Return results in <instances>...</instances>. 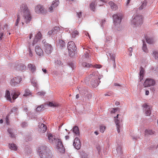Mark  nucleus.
<instances>
[{
	"instance_id": "nucleus-63",
	"label": "nucleus",
	"mask_w": 158,
	"mask_h": 158,
	"mask_svg": "<svg viewBox=\"0 0 158 158\" xmlns=\"http://www.w3.org/2000/svg\"><path fill=\"white\" fill-rule=\"evenodd\" d=\"M23 108L24 110L26 111V112L27 111V108L26 106H23Z\"/></svg>"
},
{
	"instance_id": "nucleus-26",
	"label": "nucleus",
	"mask_w": 158,
	"mask_h": 158,
	"mask_svg": "<svg viewBox=\"0 0 158 158\" xmlns=\"http://www.w3.org/2000/svg\"><path fill=\"white\" fill-rule=\"evenodd\" d=\"M5 97L6 99L11 102H14V101L12 100L10 96V92L8 90H6V92Z\"/></svg>"
},
{
	"instance_id": "nucleus-61",
	"label": "nucleus",
	"mask_w": 158,
	"mask_h": 158,
	"mask_svg": "<svg viewBox=\"0 0 158 158\" xmlns=\"http://www.w3.org/2000/svg\"><path fill=\"white\" fill-rule=\"evenodd\" d=\"M42 70L44 73H47V70L45 69H42Z\"/></svg>"
},
{
	"instance_id": "nucleus-16",
	"label": "nucleus",
	"mask_w": 158,
	"mask_h": 158,
	"mask_svg": "<svg viewBox=\"0 0 158 158\" xmlns=\"http://www.w3.org/2000/svg\"><path fill=\"white\" fill-rule=\"evenodd\" d=\"M106 55L108 57V58H109V57H110V59L112 60V63L113 65V67H114V68H115L116 66L115 62V55L114 54H112L110 52H107Z\"/></svg>"
},
{
	"instance_id": "nucleus-15",
	"label": "nucleus",
	"mask_w": 158,
	"mask_h": 158,
	"mask_svg": "<svg viewBox=\"0 0 158 158\" xmlns=\"http://www.w3.org/2000/svg\"><path fill=\"white\" fill-rule=\"evenodd\" d=\"M143 106L145 108V113L147 116L151 114V107L147 104H144Z\"/></svg>"
},
{
	"instance_id": "nucleus-5",
	"label": "nucleus",
	"mask_w": 158,
	"mask_h": 158,
	"mask_svg": "<svg viewBox=\"0 0 158 158\" xmlns=\"http://www.w3.org/2000/svg\"><path fill=\"white\" fill-rule=\"evenodd\" d=\"M143 17L140 15H136L134 16L131 23L135 25H138L142 23Z\"/></svg>"
},
{
	"instance_id": "nucleus-1",
	"label": "nucleus",
	"mask_w": 158,
	"mask_h": 158,
	"mask_svg": "<svg viewBox=\"0 0 158 158\" xmlns=\"http://www.w3.org/2000/svg\"><path fill=\"white\" fill-rule=\"evenodd\" d=\"M38 152L41 158H51L52 157V154L50 151L45 146H42L39 147Z\"/></svg>"
},
{
	"instance_id": "nucleus-17",
	"label": "nucleus",
	"mask_w": 158,
	"mask_h": 158,
	"mask_svg": "<svg viewBox=\"0 0 158 158\" xmlns=\"http://www.w3.org/2000/svg\"><path fill=\"white\" fill-rule=\"evenodd\" d=\"M39 131L42 133L45 132L47 130V127L44 124L42 123H40L39 125Z\"/></svg>"
},
{
	"instance_id": "nucleus-33",
	"label": "nucleus",
	"mask_w": 158,
	"mask_h": 158,
	"mask_svg": "<svg viewBox=\"0 0 158 158\" xmlns=\"http://www.w3.org/2000/svg\"><path fill=\"white\" fill-rule=\"evenodd\" d=\"M116 151L117 152V155L119 156L121 155L122 154V152L121 150V147L120 146H118L116 149Z\"/></svg>"
},
{
	"instance_id": "nucleus-54",
	"label": "nucleus",
	"mask_w": 158,
	"mask_h": 158,
	"mask_svg": "<svg viewBox=\"0 0 158 158\" xmlns=\"http://www.w3.org/2000/svg\"><path fill=\"white\" fill-rule=\"evenodd\" d=\"M48 35H53V34L52 31V30H51L49 31L48 32Z\"/></svg>"
},
{
	"instance_id": "nucleus-44",
	"label": "nucleus",
	"mask_w": 158,
	"mask_h": 158,
	"mask_svg": "<svg viewBox=\"0 0 158 158\" xmlns=\"http://www.w3.org/2000/svg\"><path fill=\"white\" fill-rule=\"evenodd\" d=\"M82 66L88 68L90 67V64L86 62H83L82 64Z\"/></svg>"
},
{
	"instance_id": "nucleus-42",
	"label": "nucleus",
	"mask_w": 158,
	"mask_h": 158,
	"mask_svg": "<svg viewBox=\"0 0 158 158\" xmlns=\"http://www.w3.org/2000/svg\"><path fill=\"white\" fill-rule=\"evenodd\" d=\"M106 127L104 125H101L100 127V131L102 133H103L106 129Z\"/></svg>"
},
{
	"instance_id": "nucleus-25",
	"label": "nucleus",
	"mask_w": 158,
	"mask_h": 158,
	"mask_svg": "<svg viewBox=\"0 0 158 158\" xmlns=\"http://www.w3.org/2000/svg\"><path fill=\"white\" fill-rule=\"evenodd\" d=\"M154 131H152L150 129H146L145 131V135L148 136L149 135H152L153 134Z\"/></svg>"
},
{
	"instance_id": "nucleus-45",
	"label": "nucleus",
	"mask_w": 158,
	"mask_h": 158,
	"mask_svg": "<svg viewBox=\"0 0 158 158\" xmlns=\"http://www.w3.org/2000/svg\"><path fill=\"white\" fill-rule=\"evenodd\" d=\"M144 70L143 68L141 67L140 69L139 76H144Z\"/></svg>"
},
{
	"instance_id": "nucleus-14",
	"label": "nucleus",
	"mask_w": 158,
	"mask_h": 158,
	"mask_svg": "<svg viewBox=\"0 0 158 158\" xmlns=\"http://www.w3.org/2000/svg\"><path fill=\"white\" fill-rule=\"evenodd\" d=\"M59 4L58 0H54L51 4V6L49 7V11L52 12L54 10L55 8Z\"/></svg>"
},
{
	"instance_id": "nucleus-9",
	"label": "nucleus",
	"mask_w": 158,
	"mask_h": 158,
	"mask_svg": "<svg viewBox=\"0 0 158 158\" xmlns=\"http://www.w3.org/2000/svg\"><path fill=\"white\" fill-rule=\"evenodd\" d=\"M155 84V81L153 79L148 78L145 81L143 86L144 87H148L152 86H154Z\"/></svg>"
},
{
	"instance_id": "nucleus-21",
	"label": "nucleus",
	"mask_w": 158,
	"mask_h": 158,
	"mask_svg": "<svg viewBox=\"0 0 158 158\" xmlns=\"http://www.w3.org/2000/svg\"><path fill=\"white\" fill-rule=\"evenodd\" d=\"M41 34L40 32H39L35 35V37L33 42V44L34 45L41 38Z\"/></svg>"
},
{
	"instance_id": "nucleus-60",
	"label": "nucleus",
	"mask_w": 158,
	"mask_h": 158,
	"mask_svg": "<svg viewBox=\"0 0 158 158\" xmlns=\"http://www.w3.org/2000/svg\"><path fill=\"white\" fill-rule=\"evenodd\" d=\"M149 94V92L148 90H147L145 91V95H148Z\"/></svg>"
},
{
	"instance_id": "nucleus-4",
	"label": "nucleus",
	"mask_w": 158,
	"mask_h": 158,
	"mask_svg": "<svg viewBox=\"0 0 158 158\" xmlns=\"http://www.w3.org/2000/svg\"><path fill=\"white\" fill-rule=\"evenodd\" d=\"M68 49L69 55L71 56L74 55L75 52L76 50V46L74 42L72 41L69 42L68 44Z\"/></svg>"
},
{
	"instance_id": "nucleus-51",
	"label": "nucleus",
	"mask_w": 158,
	"mask_h": 158,
	"mask_svg": "<svg viewBox=\"0 0 158 158\" xmlns=\"http://www.w3.org/2000/svg\"><path fill=\"white\" fill-rule=\"evenodd\" d=\"M21 125L22 127H24L27 126V124L25 122H23L22 123Z\"/></svg>"
},
{
	"instance_id": "nucleus-55",
	"label": "nucleus",
	"mask_w": 158,
	"mask_h": 158,
	"mask_svg": "<svg viewBox=\"0 0 158 158\" xmlns=\"http://www.w3.org/2000/svg\"><path fill=\"white\" fill-rule=\"evenodd\" d=\"M144 76H139L140 77L139 78V79H140V81H141L143 79Z\"/></svg>"
},
{
	"instance_id": "nucleus-52",
	"label": "nucleus",
	"mask_w": 158,
	"mask_h": 158,
	"mask_svg": "<svg viewBox=\"0 0 158 158\" xmlns=\"http://www.w3.org/2000/svg\"><path fill=\"white\" fill-rule=\"evenodd\" d=\"M117 111L116 108H113L111 111L110 112L111 113H114Z\"/></svg>"
},
{
	"instance_id": "nucleus-32",
	"label": "nucleus",
	"mask_w": 158,
	"mask_h": 158,
	"mask_svg": "<svg viewBox=\"0 0 158 158\" xmlns=\"http://www.w3.org/2000/svg\"><path fill=\"white\" fill-rule=\"evenodd\" d=\"M79 33L77 30H74L72 31L71 34V36L73 38H75L78 35Z\"/></svg>"
},
{
	"instance_id": "nucleus-58",
	"label": "nucleus",
	"mask_w": 158,
	"mask_h": 158,
	"mask_svg": "<svg viewBox=\"0 0 158 158\" xmlns=\"http://www.w3.org/2000/svg\"><path fill=\"white\" fill-rule=\"evenodd\" d=\"M29 56H32V54L31 51L30 49L29 50Z\"/></svg>"
},
{
	"instance_id": "nucleus-57",
	"label": "nucleus",
	"mask_w": 158,
	"mask_h": 158,
	"mask_svg": "<svg viewBox=\"0 0 158 158\" xmlns=\"http://www.w3.org/2000/svg\"><path fill=\"white\" fill-rule=\"evenodd\" d=\"M8 118L7 116H6V122L7 124H8Z\"/></svg>"
},
{
	"instance_id": "nucleus-47",
	"label": "nucleus",
	"mask_w": 158,
	"mask_h": 158,
	"mask_svg": "<svg viewBox=\"0 0 158 158\" xmlns=\"http://www.w3.org/2000/svg\"><path fill=\"white\" fill-rule=\"evenodd\" d=\"M45 94V93L43 91L38 92L37 94L38 95L41 96H44Z\"/></svg>"
},
{
	"instance_id": "nucleus-24",
	"label": "nucleus",
	"mask_w": 158,
	"mask_h": 158,
	"mask_svg": "<svg viewBox=\"0 0 158 158\" xmlns=\"http://www.w3.org/2000/svg\"><path fill=\"white\" fill-rule=\"evenodd\" d=\"M118 115H119V114H117V116L114 117V118H115L114 120H115V123L116 125L117 128V131H118V132L119 133L120 132L119 128L120 127V125L119 124V120H118L117 119V118H118Z\"/></svg>"
},
{
	"instance_id": "nucleus-22",
	"label": "nucleus",
	"mask_w": 158,
	"mask_h": 158,
	"mask_svg": "<svg viewBox=\"0 0 158 158\" xmlns=\"http://www.w3.org/2000/svg\"><path fill=\"white\" fill-rule=\"evenodd\" d=\"M28 68L32 73H34L35 72L36 68L35 65L31 64H29L28 65Z\"/></svg>"
},
{
	"instance_id": "nucleus-46",
	"label": "nucleus",
	"mask_w": 158,
	"mask_h": 158,
	"mask_svg": "<svg viewBox=\"0 0 158 158\" xmlns=\"http://www.w3.org/2000/svg\"><path fill=\"white\" fill-rule=\"evenodd\" d=\"M20 20V17L19 15H17V18L16 19V22L15 23V25L17 26L18 25V23Z\"/></svg>"
},
{
	"instance_id": "nucleus-59",
	"label": "nucleus",
	"mask_w": 158,
	"mask_h": 158,
	"mask_svg": "<svg viewBox=\"0 0 158 158\" xmlns=\"http://www.w3.org/2000/svg\"><path fill=\"white\" fill-rule=\"evenodd\" d=\"M128 50L130 52V53H132V52L133 51V50H132V48L131 47H130L129 49H128Z\"/></svg>"
},
{
	"instance_id": "nucleus-13",
	"label": "nucleus",
	"mask_w": 158,
	"mask_h": 158,
	"mask_svg": "<svg viewBox=\"0 0 158 158\" xmlns=\"http://www.w3.org/2000/svg\"><path fill=\"white\" fill-rule=\"evenodd\" d=\"M73 145L75 148L79 149L80 148L81 145L80 140L78 138L76 137L74 140Z\"/></svg>"
},
{
	"instance_id": "nucleus-64",
	"label": "nucleus",
	"mask_w": 158,
	"mask_h": 158,
	"mask_svg": "<svg viewBox=\"0 0 158 158\" xmlns=\"http://www.w3.org/2000/svg\"><path fill=\"white\" fill-rule=\"evenodd\" d=\"M150 89L152 90V91H154L155 90V88L154 87H152Z\"/></svg>"
},
{
	"instance_id": "nucleus-35",
	"label": "nucleus",
	"mask_w": 158,
	"mask_h": 158,
	"mask_svg": "<svg viewBox=\"0 0 158 158\" xmlns=\"http://www.w3.org/2000/svg\"><path fill=\"white\" fill-rule=\"evenodd\" d=\"M31 82L33 85L34 86L37 88L38 87V85L37 84V81L34 78H32L31 80Z\"/></svg>"
},
{
	"instance_id": "nucleus-19",
	"label": "nucleus",
	"mask_w": 158,
	"mask_h": 158,
	"mask_svg": "<svg viewBox=\"0 0 158 158\" xmlns=\"http://www.w3.org/2000/svg\"><path fill=\"white\" fill-rule=\"evenodd\" d=\"M8 131L10 135V136L13 138L15 137L16 132L15 129L9 128L8 130Z\"/></svg>"
},
{
	"instance_id": "nucleus-40",
	"label": "nucleus",
	"mask_w": 158,
	"mask_h": 158,
	"mask_svg": "<svg viewBox=\"0 0 158 158\" xmlns=\"http://www.w3.org/2000/svg\"><path fill=\"white\" fill-rule=\"evenodd\" d=\"M31 94V92L28 89H26L25 90L24 94L23 95L24 96H27Z\"/></svg>"
},
{
	"instance_id": "nucleus-62",
	"label": "nucleus",
	"mask_w": 158,
	"mask_h": 158,
	"mask_svg": "<svg viewBox=\"0 0 158 158\" xmlns=\"http://www.w3.org/2000/svg\"><path fill=\"white\" fill-rule=\"evenodd\" d=\"M131 0H127V1L126 3V6H127L130 2Z\"/></svg>"
},
{
	"instance_id": "nucleus-20",
	"label": "nucleus",
	"mask_w": 158,
	"mask_h": 158,
	"mask_svg": "<svg viewBox=\"0 0 158 158\" xmlns=\"http://www.w3.org/2000/svg\"><path fill=\"white\" fill-rule=\"evenodd\" d=\"M108 4L110 6L111 9L113 11H115L118 8L117 5L115 4L112 1H110L108 2Z\"/></svg>"
},
{
	"instance_id": "nucleus-39",
	"label": "nucleus",
	"mask_w": 158,
	"mask_h": 158,
	"mask_svg": "<svg viewBox=\"0 0 158 158\" xmlns=\"http://www.w3.org/2000/svg\"><path fill=\"white\" fill-rule=\"evenodd\" d=\"M147 1H144L143 2L142 4L139 7V9L140 10H142L147 5Z\"/></svg>"
},
{
	"instance_id": "nucleus-3",
	"label": "nucleus",
	"mask_w": 158,
	"mask_h": 158,
	"mask_svg": "<svg viewBox=\"0 0 158 158\" xmlns=\"http://www.w3.org/2000/svg\"><path fill=\"white\" fill-rule=\"evenodd\" d=\"M102 77V76H98L96 73H94L90 74L89 78H90V82L92 86L93 87H97L100 81L98 82V80H100Z\"/></svg>"
},
{
	"instance_id": "nucleus-50",
	"label": "nucleus",
	"mask_w": 158,
	"mask_h": 158,
	"mask_svg": "<svg viewBox=\"0 0 158 158\" xmlns=\"http://www.w3.org/2000/svg\"><path fill=\"white\" fill-rule=\"evenodd\" d=\"M94 67L97 69H100L102 67L101 65L100 64H95L94 65Z\"/></svg>"
},
{
	"instance_id": "nucleus-29",
	"label": "nucleus",
	"mask_w": 158,
	"mask_h": 158,
	"mask_svg": "<svg viewBox=\"0 0 158 158\" xmlns=\"http://www.w3.org/2000/svg\"><path fill=\"white\" fill-rule=\"evenodd\" d=\"M73 131L74 133H75L77 136L79 135V132L78 128L77 126H74L73 128Z\"/></svg>"
},
{
	"instance_id": "nucleus-48",
	"label": "nucleus",
	"mask_w": 158,
	"mask_h": 158,
	"mask_svg": "<svg viewBox=\"0 0 158 158\" xmlns=\"http://www.w3.org/2000/svg\"><path fill=\"white\" fill-rule=\"evenodd\" d=\"M18 108L17 107H13L11 110V111L12 112L14 113H16L17 110H18Z\"/></svg>"
},
{
	"instance_id": "nucleus-43",
	"label": "nucleus",
	"mask_w": 158,
	"mask_h": 158,
	"mask_svg": "<svg viewBox=\"0 0 158 158\" xmlns=\"http://www.w3.org/2000/svg\"><path fill=\"white\" fill-rule=\"evenodd\" d=\"M85 52L86 53H85L83 56V58L84 59L87 58L89 57V51L87 50Z\"/></svg>"
},
{
	"instance_id": "nucleus-30",
	"label": "nucleus",
	"mask_w": 158,
	"mask_h": 158,
	"mask_svg": "<svg viewBox=\"0 0 158 158\" xmlns=\"http://www.w3.org/2000/svg\"><path fill=\"white\" fill-rule=\"evenodd\" d=\"M143 43L142 49L143 51L145 52L148 53V51L147 47L146 44L144 41L143 40Z\"/></svg>"
},
{
	"instance_id": "nucleus-2",
	"label": "nucleus",
	"mask_w": 158,
	"mask_h": 158,
	"mask_svg": "<svg viewBox=\"0 0 158 158\" xmlns=\"http://www.w3.org/2000/svg\"><path fill=\"white\" fill-rule=\"evenodd\" d=\"M21 9V14L25 22L26 23H29L31 18L30 13L27 6L24 4L22 5Z\"/></svg>"
},
{
	"instance_id": "nucleus-49",
	"label": "nucleus",
	"mask_w": 158,
	"mask_h": 158,
	"mask_svg": "<svg viewBox=\"0 0 158 158\" xmlns=\"http://www.w3.org/2000/svg\"><path fill=\"white\" fill-rule=\"evenodd\" d=\"M96 148L97 149V150L98 151V153H99L100 151L101 147L98 144H97L96 146Z\"/></svg>"
},
{
	"instance_id": "nucleus-31",
	"label": "nucleus",
	"mask_w": 158,
	"mask_h": 158,
	"mask_svg": "<svg viewBox=\"0 0 158 158\" xmlns=\"http://www.w3.org/2000/svg\"><path fill=\"white\" fill-rule=\"evenodd\" d=\"M146 40L147 43L150 44H152L155 41L154 39L152 38L147 37Z\"/></svg>"
},
{
	"instance_id": "nucleus-38",
	"label": "nucleus",
	"mask_w": 158,
	"mask_h": 158,
	"mask_svg": "<svg viewBox=\"0 0 158 158\" xmlns=\"http://www.w3.org/2000/svg\"><path fill=\"white\" fill-rule=\"evenodd\" d=\"M95 3L94 2H92L90 5V9L93 11H94L95 8Z\"/></svg>"
},
{
	"instance_id": "nucleus-34",
	"label": "nucleus",
	"mask_w": 158,
	"mask_h": 158,
	"mask_svg": "<svg viewBox=\"0 0 158 158\" xmlns=\"http://www.w3.org/2000/svg\"><path fill=\"white\" fill-rule=\"evenodd\" d=\"M9 148L12 150L16 151L17 149V147L15 144L14 143H11L10 144L9 146Z\"/></svg>"
},
{
	"instance_id": "nucleus-10",
	"label": "nucleus",
	"mask_w": 158,
	"mask_h": 158,
	"mask_svg": "<svg viewBox=\"0 0 158 158\" xmlns=\"http://www.w3.org/2000/svg\"><path fill=\"white\" fill-rule=\"evenodd\" d=\"M45 106L47 105L48 106H53V107H57L59 106V104L56 103H53L52 102H49L47 104L44 105ZM44 105H41L40 106L37 107L36 109L37 111H40L42 110H44L43 108L44 107Z\"/></svg>"
},
{
	"instance_id": "nucleus-23",
	"label": "nucleus",
	"mask_w": 158,
	"mask_h": 158,
	"mask_svg": "<svg viewBox=\"0 0 158 158\" xmlns=\"http://www.w3.org/2000/svg\"><path fill=\"white\" fill-rule=\"evenodd\" d=\"M48 139L50 143H53L55 142L56 139H57L53 135L51 134H49L48 135Z\"/></svg>"
},
{
	"instance_id": "nucleus-53",
	"label": "nucleus",
	"mask_w": 158,
	"mask_h": 158,
	"mask_svg": "<svg viewBox=\"0 0 158 158\" xmlns=\"http://www.w3.org/2000/svg\"><path fill=\"white\" fill-rule=\"evenodd\" d=\"M81 13H82L81 12L77 13L78 17L79 18H80L81 17Z\"/></svg>"
},
{
	"instance_id": "nucleus-18",
	"label": "nucleus",
	"mask_w": 158,
	"mask_h": 158,
	"mask_svg": "<svg viewBox=\"0 0 158 158\" xmlns=\"http://www.w3.org/2000/svg\"><path fill=\"white\" fill-rule=\"evenodd\" d=\"M35 51L36 54L39 56H41L43 55V51L39 45L36 46L35 47Z\"/></svg>"
},
{
	"instance_id": "nucleus-7",
	"label": "nucleus",
	"mask_w": 158,
	"mask_h": 158,
	"mask_svg": "<svg viewBox=\"0 0 158 158\" xmlns=\"http://www.w3.org/2000/svg\"><path fill=\"white\" fill-rule=\"evenodd\" d=\"M53 143L56 145L57 149L59 152L62 153L64 152V148L60 139H57Z\"/></svg>"
},
{
	"instance_id": "nucleus-6",
	"label": "nucleus",
	"mask_w": 158,
	"mask_h": 158,
	"mask_svg": "<svg viewBox=\"0 0 158 158\" xmlns=\"http://www.w3.org/2000/svg\"><path fill=\"white\" fill-rule=\"evenodd\" d=\"M35 12L38 14H45L47 12V10L44 7L41 5H39L36 6L35 9Z\"/></svg>"
},
{
	"instance_id": "nucleus-28",
	"label": "nucleus",
	"mask_w": 158,
	"mask_h": 158,
	"mask_svg": "<svg viewBox=\"0 0 158 158\" xmlns=\"http://www.w3.org/2000/svg\"><path fill=\"white\" fill-rule=\"evenodd\" d=\"M20 94L19 92L15 91L11 93V95L12 96V98L13 100V101L17 98Z\"/></svg>"
},
{
	"instance_id": "nucleus-8",
	"label": "nucleus",
	"mask_w": 158,
	"mask_h": 158,
	"mask_svg": "<svg viewBox=\"0 0 158 158\" xmlns=\"http://www.w3.org/2000/svg\"><path fill=\"white\" fill-rule=\"evenodd\" d=\"M122 15L121 14H114L113 16V21L114 24L117 26L120 25L121 22Z\"/></svg>"
},
{
	"instance_id": "nucleus-11",
	"label": "nucleus",
	"mask_w": 158,
	"mask_h": 158,
	"mask_svg": "<svg viewBox=\"0 0 158 158\" xmlns=\"http://www.w3.org/2000/svg\"><path fill=\"white\" fill-rule=\"evenodd\" d=\"M43 42L44 44V49L46 53L48 54H50L52 50V46L46 43L44 40L43 41Z\"/></svg>"
},
{
	"instance_id": "nucleus-37",
	"label": "nucleus",
	"mask_w": 158,
	"mask_h": 158,
	"mask_svg": "<svg viewBox=\"0 0 158 158\" xmlns=\"http://www.w3.org/2000/svg\"><path fill=\"white\" fill-rule=\"evenodd\" d=\"M152 55L155 59L158 60V52L154 50L153 51Z\"/></svg>"
},
{
	"instance_id": "nucleus-27",
	"label": "nucleus",
	"mask_w": 158,
	"mask_h": 158,
	"mask_svg": "<svg viewBox=\"0 0 158 158\" xmlns=\"http://www.w3.org/2000/svg\"><path fill=\"white\" fill-rule=\"evenodd\" d=\"M57 42V45L60 48L63 47L65 45V42L62 40H60Z\"/></svg>"
},
{
	"instance_id": "nucleus-56",
	"label": "nucleus",
	"mask_w": 158,
	"mask_h": 158,
	"mask_svg": "<svg viewBox=\"0 0 158 158\" xmlns=\"http://www.w3.org/2000/svg\"><path fill=\"white\" fill-rule=\"evenodd\" d=\"M3 33H0V40H2V37L3 36Z\"/></svg>"
},
{
	"instance_id": "nucleus-36",
	"label": "nucleus",
	"mask_w": 158,
	"mask_h": 158,
	"mask_svg": "<svg viewBox=\"0 0 158 158\" xmlns=\"http://www.w3.org/2000/svg\"><path fill=\"white\" fill-rule=\"evenodd\" d=\"M59 27H54L52 29V31L53 35H54L56 34H57V33L59 31Z\"/></svg>"
},
{
	"instance_id": "nucleus-41",
	"label": "nucleus",
	"mask_w": 158,
	"mask_h": 158,
	"mask_svg": "<svg viewBox=\"0 0 158 158\" xmlns=\"http://www.w3.org/2000/svg\"><path fill=\"white\" fill-rule=\"evenodd\" d=\"M80 154L81 158H88L87 154L84 152L82 151Z\"/></svg>"
},
{
	"instance_id": "nucleus-12",
	"label": "nucleus",
	"mask_w": 158,
	"mask_h": 158,
	"mask_svg": "<svg viewBox=\"0 0 158 158\" xmlns=\"http://www.w3.org/2000/svg\"><path fill=\"white\" fill-rule=\"evenodd\" d=\"M22 81V78L19 76L13 77L10 81V84L12 85H15L19 84Z\"/></svg>"
}]
</instances>
